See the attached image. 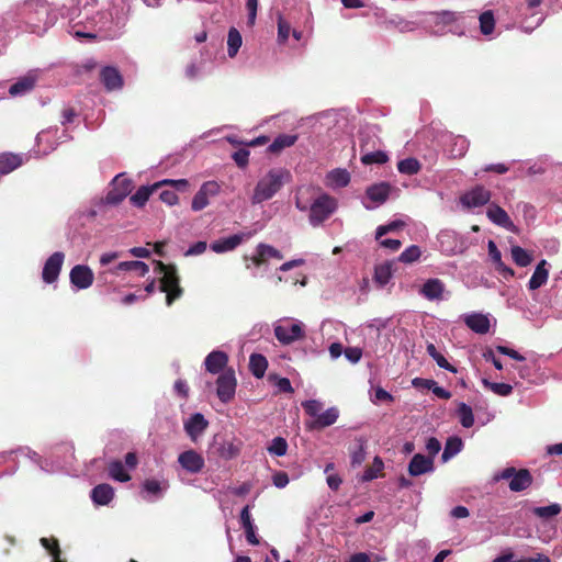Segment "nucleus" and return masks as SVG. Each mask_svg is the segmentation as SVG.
<instances>
[{
    "instance_id": "obj_1",
    "label": "nucleus",
    "mask_w": 562,
    "mask_h": 562,
    "mask_svg": "<svg viewBox=\"0 0 562 562\" xmlns=\"http://www.w3.org/2000/svg\"><path fill=\"white\" fill-rule=\"evenodd\" d=\"M291 180V173L289 170L283 168H273L261 178L254 191L252 201L255 203H261L270 200L284 183Z\"/></svg>"
},
{
    "instance_id": "obj_2",
    "label": "nucleus",
    "mask_w": 562,
    "mask_h": 562,
    "mask_svg": "<svg viewBox=\"0 0 562 562\" xmlns=\"http://www.w3.org/2000/svg\"><path fill=\"white\" fill-rule=\"evenodd\" d=\"M155 271L162 274L160 278L159 290L166 293V304L170 306L183 294L177 268L173 265H166L162 261H156Z\"/></svg>"
},
{
    "instance_id": "obj_3",
    "label": "nucleus",
    "mask_w": 562,
    "mask_h": 562,
    "mask_svg": "<svg viewBox=\"0 0 562 562\" xmlns=\"http://www.w3.org/2000/svg\"><path fill=\"white\" fill-rule=\"evenodd\" d=\"M170 186L177 191L184 192L189 187V181L187 179H164L158 181L151 186H142L137 189V191L131 195L130 202L137 207H143L148 201L149 196L159 188Z\"/></svg>"
},
{
    "instance_id": "obj_4",
    "label": "nucleus",
    "mask_w": 562,
    "mask_h": 562,
    "mask_svg": "<svg viewBox=\"0 0 562 562\" xmlns=\"http://www.w3.org/2000/svg\"><path fill=\"white\" fill-rule=\"evenodd\" d=\"M495 480L509 481L508 487L512 492H522L529 488L533 483V477L528 469L517 470L514 467L505 468L495 476Z\"/></svg>"
},
{
    "instance_id": "obj_5",
    "label": "nucleus",
    "mask_w": 562,
    "mask_h": 562,
    "mask_svg": "<svg viewBox=\"0 0 562 562\" xmlns=\"http://www.w3.org/2000/svg\"><path fill=\"white\" fill-rule=\"evenodd\" d=\"M336 209V201L327 194L317 198L310 209V222L313 226L323 223Z\"/></svg>"
},
{
    "instance_id": "obj_6",
    "label": "nucleus",
    "mask_w": 562,
    "mask_h": 562,
    "mask_svg": "<svg viewBox=\"0 0 562 562\" xmlns=\"http://www.w3.org/2000/svg\"><path fill=\"white\" fill-rule=\"evenodd\" d=\"M216 394L221 402L228 403L231 402L236 392L237 381L235 376V371L233 368H227L224 370L216 380Z\"/></svg>"
},
{
    "instance_id": "obj_7",
    "label": "nucleus",
    "mask_w": 562,
    "mask_h": 562,
    "mask_svg": "<svg viewBox=\"0 0 562 562\" xmlns=\"http://www.w3.org/2000/svg\"><path fill=\"white\" fill-rule=\"evenodd\" d=\"M133 182L123 173L117 175L112 181V189L105 196V202L111 205L120 204L132 191Z\"/></svg>"
},
{
    "instance_id": "obj_8",
    "label": "nucleus",
    "mask_w": 562,
    "mask_h": 562,
    "mask_svg": "<svg viewBox=\"0 0 562 562\" xmlns=\"http://www.w3.org/2000/svg\"><path fill=\"white\" fill-rule=\"evenodd\" d=\"M31 13H34L36 26L42 23L44 29L52 26L56 21V14L52 11L46 0H32L26 3Z\"/></svg>"
},
{
    "instance_id": "obj_9",
    "label": "nucleus",
    "mask_w": 562,
    "mask_h": 562,
    "mask_svg": "<svg viewBox=\"0 0 562 562\" xmlns=\"http://www.w3.org/2000/svg\"><path fill=\"white\" fill-rule=\"evenodd\" d=\"M276 338L283 345H290L305 336L301 323H286L274 327Z\"/></svg>"
},
{
    "instance_id": "obj_10",
    "label": "nucleus",
    "mask_w": 562,
    "mask_h": 562,
    "mask_svg": "<svg viewBox=\"0 0 562 562\" xmlns=\"http://www.w3.org/2000/svg\"><path fill=\"white\" fill-rule=\"evenodd\" d=\"M64 260L65 255L61 251H56L46 259L42 271L45 283H54L58 279Z\"/></svg>"
},
{
    "instance_id": "obj_11",
    "label": "nucleus",
    "mask_w": 562,
    "mask_h": 562,
    "mask_svg": "<svg viewBox=\"0 0 562 562\" xmlns=\"http://www.w3.org/2000/svg\"><path fill=\"white\" fill-rule=\"evenodd\" d=\"M178 462L186 472L191 474L200 473L205 465L202 454L193 449L181 452L178 456Z\"/></svg>"
},
{
    "instance_id": "obj_12",
    "label": "nucleus",
    "mask_w": 562,
    "mask_h": 562,
    "mask_svg": "<svg viewBox=\"0 0 562 562\" xmlns=\"http://www.w3.org/2000/svg\"><path fill=\"white\" fill-rule=\"evenodd\" d=\"M69 279L74 286L85 290L92 285L94 274L90 267L86 265H77L70 270Z\"/></svg>"
},
{
    "instance_id": "obj_13",
    "label": "nucleus",
    "mask_w": 562,
    "mask_h": 562,
    "mask_svg": "<svg viewBox=\"0 0 562 562\" xmlns=\"http://www.w3.org/2000/svg\"><path fill=\"white\" fill-rule=\"evenodd\" d=\"M460 200L469 209L483 206L491 200V191L483 186H476L465 192Z\"/></svg>"
},
{
    "instance_id": "obj_14",
    "label": "nucleus",
    "mask_w": 562,
    "mask_h": 562,
    "mask_svg": "<svg viewBox=\"0 0 562 562\" xmlns=\"http://www.w3.org/2000/svg\"><path fill=\"white\" fill-rule=\"evenodd\" d=\"M434 470V459L422 453H416L408 463V473L412 476H419Z\"/></svg>"
},
{
    "instance_id": "obj_15",
    "label": "nucleus",
    "mask_w": 562,
    "mask_h": 562,
    "mask_svg": "<svg viewBox=\"0 0 562 562\" xmlns=\"http://www.w3.org/2000/svg\"><path fill=\"white\" fill-rule=\"evenodd\" d=\"M207 426L209 422L204 416L201 413H195L184 423V430L192 441H196Z\"/></svg>"
},
{
    "instance_id": "obj_16",
    "label": "nucleus",
    "mask_w": 562,
    "mask_h": 562,
    "mask_svg": "<svg viewBox=\"0 0 562 562\" xmlns=\"http://www.w3.org/2000/svg\"><path fill=\"white\" fill-rule=\"evenodd\" d=\"M446 290L445 283L437 278L428 279L422 286L419 293L429 301H441Z\"/></svg>"
},
{
    "instance_id": "obj_17",
    "label": "nucleus",
    "mask_w": 562,
    "mask_h": 562,
    "mask_svg": "<svg viewBox=\"0 0 562 562\" xmlns=\"http://www.w3.org/2000/svg\"><path fill=\"white\" fill-rule=\"evenodd\" d=\"M227 362L228 356L224 351L214 350L206 356L204 366L207 372L217 374L227 369Z\"/></svg>"
},
{
    "instance_id": "obj_18",
    "label": "nucleus",
    "mask_w": 562,
    "mask_h": 562,
    "mask_svg": "<svg viewBox=\"0 0 562 562\" xmlns=\"http://www.w3.org/2000/svg\"><path fill=\"white\" fill-rule=\"evenodd\" d=\"M339 417V411L336 407H329L319 416L307 424L310 430H321L334 425Z\"/></svg>"
},
{
    "instance_id": "obj_19",
    "label": "nucleus",
    "mask_w": 562,
    "mask_h": 562,
    "mask_svg": "<svg viewBox=\"0 0 562 562\" xmlns=\"http://www.w3.org/2000/svg\"><path fill=\"white\" fill-rule=\"evenodd\" d=\"M100 78L102 83L109 91L121 89L123 86V78L120 71L114 67H103L100 72Z\"/></svg>"
},
{
    "instance_id": "obj_20",
    "label": "nucleus",
    "mask_w": 562,
    "mask_h": 562,
    "mask_svg": "<svg viewBox=\"0 0 562 562\" xmlns=\"http://www.w3.org/2000/svg\"><path fill=\"white\" fill-rule=\"evenodd\" d=\"M464 323L472 331L480 335L487 334L491 327L488 317L481 313H473L465 316Z\"/></svg>"
},
{
    "instance_id": "obj_21",
    "label": "nucleus",
    "mask_w": 562,
    "mask_h": 562,
    "mask_svg": "<svg viewBox=\"0 0 562 562\" xmlns=\"http://www.w3.org/2000/svg\"><path fill=\"white\" fill-rule=\"evenodd\" d=\"M240 524L245 530L246 540L252 546L259 544V538L255 532V525L250 515V506L246 505L240 512Z\"/></svg>"
},
{
    "instance_id": "obj_22",
    "label": "nucleus",
    "mask_w": 562,
    "mask_h": 562,
    "mask_svg": "<svg viewBox=\"0 0 562 562\" xmlns=\"http://www.w3.org/2000/svg\"><path fill=\"white\" fill-rule=\"evenodd\" d=\"M91 499L98 506L109 505L114 497V490L110 484L102 483L91 491Z\"/></svg>"
},
{
    "instance_id": "obj_23",
    "label": "nucleus",
    "mask_w": 562,
    "mask_h": 562,
    "mask_svg": "<svg viewBox=\"0 0 562 562\" xmlns=\"http://www.w3.org/2000/svg\"><path fill=\"white\" fill-rule=\"evenodd\" d=\"M390 192H391L390 183L380 182V183L370 186L367 189L366 194L371 201L382 204L387 200Z\"/></svg>"
},
{
    "instance_id": "obj_24",
    "label": "nucleus",
    "mask_w": 562,
    "mask_h": 562,
    "mask_svg": "<svg viewBox=\"0 0 562 562\" xmlns=\"http://www.w3.org/2000/svg\"><path fill=\"white\" fill-rule=\"evenodd\" d=\"M547 260L542 259L536 267L529 282H528V289L533 291L542 286L549 277V271L547 269Z\"/></svg>"
},
{
    "instance_id": "obj_25",
    "label": "nucleus",
    "mask_w": 562,
    "mask_h": 562,
    "mask_svg": "<svg viewBox=\"0 0 562 562\" xmlns=\"http://www.w3.org/2000/svg\"><path fill=\"white\" fill-rule=\"evenodd\" d=\"M486 214L493 223L502 227L509 228L513 225L506 211L496 204L490 205Z\"/></svg>"
},
{
    "instance_id": "obj_26",
    "label": "nucleus",
    "mask_w": 562,
    "mask_h": 562,
    "mask_svg": "<svg viewBox=\"0 0 562 562\" xmlns=\"http://www.w3.org/2000/svg\"><path fill=\"white\" fill-rule=\"evenodd\" d=\"M296 140H297V135H295V134H280L269 145L268 151L271 154H279L284 148L293 146Z\"/></svg>"
},
{
    "instance_id": "obj_27",
    "label": "nucleus",
    "mask_w": 562,
    "mask_h": 562,
    "mask_svg": "<svg viewBox=\"0 0 562 562\" xmlns=\"http://www.w3.org/2000/svg\"><path fill=\"white\" fill-rule=\"evenodd\" d=\"M243 241V236L235 234L223 240H217L211 244V249L217 254L233 250Z\"/></svg>"
},
{
    "instance_id": "obj_28",
    "label": "nucleus",
    "mask_w": 562,
    "mask_h": 562,
    "mask_svg": "<svg viewBox=\"0 0 562 562\" xmlns=\"http://www.w3.org/2000/svg\"><path fill=\"white\" fill-rule=\"evenodd\" d=\"M268 368V360L260 353H252L249 358V370L254 376L260 379Z\"/></svg>"
},
{
    "instance_id": "obj_29",
    "label": "nucleus",
    "mask_w": 562,
    "mask_h": 562,
    "mask_svg": "<svg viewBox=\"0 0 562 562\" xmlns=\"http://www.w3.org/2000/svg\"><path fill=\"white\" fill-rule=\"evenodd\" d=\"M35 81H36V79L34 76H31V75L24 76L10 87L9 93L11 95H19V94L26 93L35 87Z\"/></svg>"
},
{
    "instance_id": "obj_30",
    "label": "nucleus",
    "mask_w": 562,
    "mask_h": 562,
    "mask_svg": "<svg viewBox=\"0 0 562 562\" xmlns=\"http://www.w3.org/2000/svg\"><path fill=\"white\" fill-rule=\"evenodd\" d=\"M22 165V158L15 154L0 155V175H8Z\"/></svg>"
},
{
    "instance_id": "obj_31",
    "label": "nucleus",
    "mask_w": 562,
    "mask_h": 562,
    "mask_svg": "<svg viewBox=\"0 0 562 562\" xmlns=\"http://www.w3.org/2000/svg\"><path fill=\"white\" fill-rule=\"evenodd\" d=\"M463 447L462 439L457 436L449 437L446 441L445 449L441 456L443 462H447L456 454H458Z\"/></svg>"
},
{
    "instance_id": "obj_32",
    "label": "nucleus",
    "mask_w": 562,
    "mask_h": 562,
    "mask_svg": "<svg viewBox=\"0 0 562 562\" xmlns=\"http://www.w3.org/2000/svg\"><path fill=\"white\" fill-rule=\"evenodd\" d=\"M243 44V38L239 31L231 27L227 35V54L231 58L235 57Z\"/></svg>"
},
{
    "instance_id": "obj_33",
    "label": "nucleus",
    "mask_w": 562,
    "mask_h": 562,
    "mask_svg": "<svg viewBox=\"0 0 562 562\" xmlns=\"http://www.w3.org/2000/svg\"><path fill=\"white\" fill-rule=\"evenodd\" d=\"M422 165L420 162L413 157L405 158L403 160H400L397 164V170L407 176L416 175L420 171Z\"/></svg>"
},
{
    "instance_id": "obj_34",
    "label": "nucleus",
    "mask_w": 562,
    "mask_h": 562,
    "mask_svg": "<svg viewBox=\"0 0 562 562\" xmlns=\"http://www.w3.org/2000/svg\"><path fill=\"white\" fill-rule=\"evenodd\" d=\"M383 468H384L383 461L379 457H375L372 465L368 467L363 471L361 480L363 482H369V481L376 479L378 476L382 475Z\"/></svg>"
},
{
    "instance_id": "obj_35",
    "label": "nucleus",
    "mask_w": 562,
    "mask_h": 562,
    "mask_svg": "<svg viewBox=\"0 0 562 562\" xmlns=\"http://www.w3.org/2000/svg\"><path fill=\"white\" fill-rule=\"evenodd\" d=\"M512 258L519 267H527L532 262V256L520 246L512 247Z\"/></svg>"
},
{
    "instance_id": "obj_36",
    "label": "nucleus",
    "mask_w": 562,
    "mask_h": 562,
    "mask_svg": "<svg viewBox=\"0 0 562 562\" xmlns=\"http://www.w3.org/2000/svg\"><path fill=\"white\" fill-rule=\"evenodd\" d=\"M561 505L558 503H553L548 506L535 507L532 509V513L539 518L549 519L554 516H558L561 513Z\"/></svg>"
},
{
    "instance_id": "obj_37",
    "label": "nucleus",
    "mask_w": 562,
    "mask_h": 562,
    "mask_svg": "<svg viewBox=\"0 0 562 562\" xmlns=\"http://www.w3.org/2000/svg\"><path fill=\"white\" fill-rule=\"evenodd\" d=\"M109 474L112 479L119 482H127L131 480V475L125 471L121 461H113L110 463Z\"/></svg>"
},
{
    "instance_id": "obj_38",
    "label": "nucleus",
    "mask_w": 562,
    "mask_h": 562,
    "mask_svg": "<svg viewBox=\"0 0 562 562\" xmlns=\"http://www.w3.org/2000/svg\"><path fill=\"white\" fill-rule=\"evenodd\" d=\"M458 416L460 418V424L464 427V428H470L473 426L474 424V415H473V412H472V408L465 404V403H460L459 406H458Z\"/></svg>"
},
{
    "instance_id": "obj_39",
    "label": "nucleus",
    "mask_w": 562,
    "mask_h": 562,
    "mask_svg": "<svg viewBox=\"0 0 562 562\" xmlns=\"http://www.w3.org/2000/svg\"><path fill=\"white\" fill-rule=\"evenodd\" d=\"M480 30L482 34L490 35L493 33L495 27L494 14L491 10L484 11L480 15Z\"/></svg>"
},
{
    "instance_id": "obj_40",
    "label": "nucleus",
    "mask_w": 562,
    "mask_h": 562,
    "mask_svg": "<svg viewBox=\"0 0 562 562\" xmlns=\"http://www.w3.org/2000/svg\"><path fill=\"white\" fill-rule=\"evenodd\" d=\"M117 270L136 271L140 277H144L149 271V268L143 261H123L117 265Z\"/></svg>"
},
{
    "instance_id": "obj_41",
    "label": "nucleus",
    "mask_w": 562,
    "mask_h": 562,
    "mask_svg": "<svg viewBox=\"0 0 562 562\" xmlns=\"http://www.w3.org/2000/svg\"><path fill=\"white\" fill-rule=\"evenodd\" d=\"M257 250L260 251V257L265 258V262L266 263L270 259H276V260H282L283 259V255L281 254V251L278 250L277 248H274L271 245L260 243V244L257 245Z\"/></svg>"
},
{
    "instance_id": "obj_42",
    "label": "nucleus",
    "mask_w": 562,
    "mask_h": 562,
    "mask_svg": "<svg viewBox=\"0 0 562 562\" xmlns=\"http://www.w3.org/2000/svg\"><path fill=\"white\" fill-rule=\"evenodd\" d=\"M392 277V267L390 263L376 266L374 269V281L380 285H385Z\"/></svg>"
},
{
    "instance_id": "obj_43",
    "label": "nucleus",
    "mask_w": 562,
    "mask_h": 562,
    "mask_svg": "<svg viewBox=\"0 0 562 562\" xmlns=\"http://www.w3.org/2000/svg\"><path fill=\"white\" fill-rule=\"evenodd\" d=\"M360 160L363 165H372V164L382 165L389 160V156L384 151L376 150V151H370V153L363 154L361 156Z\"/></svg>"
},
{
    "instance_id": "obj_44",
    "label": "nucleus",
    "mask_w": 562,
    "mask_h": 562,
    "mask_svg": "<svg viewBox=\"0 0 562 562\" xmlns=\"http://www.w3.org/2000/svg\"><path fill=\"white\" fill-rule=\"evenodd\" d=\"M422 256V250L417 245H411L398 257V261L403 263H413Z\"/></svg>"
},
{
    "instance_id": "obj_45",
    "label": "nucleus",
    "mask_w": 562,
    "mask_h": 562,
    "mask_svg": "<svg viewBox=\"0 0 562 562\" xmlns=\"http://www.w3.org/2000/svg\"><path fill=\"white\" fill-rule=\"evenodd\" d=\"M483 384L486 387H488L493 393L501 396H508L513 392V386L507 383L490 382L486 379H484Z\"/></svg>"
},
{
    "instance_id": "obj_46",
    "label": "nucleus",
    "mask_w": 562,
    "mask_h": 562,
    "mask_svg": "<svg viewBox=\"0 0 562 562\" xmlns=\"http://www.w3.org/2000/svg\"><path fill=\"white\" fill-rule=\"evenodd\" d=\"M329 178L333 183H335L337 187H346L350 182V175L345 169H335L329 173Z\"/></svg>"
},
{
    "instance_id": "obj_47",
    "label": "nucleus",
    "mask_w": 562,
    "mask_h": 562,
    "mask_svg": "<svg viewBox=\"0 0 562 562\" xmlns=\"http://www.w3.org/2000/svg\"><path fill=\"white\" fill-rule=\"evenodd\" d=\"M288 450V442L282 437H276L272 439L271 445L268 448V451L271 454L282 457L286 453Z\"/></svg>"
},
{
    "instance_id": "obj_48",
    "label": "nucleus",
    "mask_w": 562,
    "mask_h": 562,
    "mask_svg": "<svg viewBox=\"0 0 562 562\" xmlns=\"http://www.w3.org/2000/svg\"><path fill=\"white\" fill-rule=\"evenodd\" d=\"M405 225L403 221H393L386 225H380L375 232V239L380 240L381 237L387 233L395 232Z\"/></svg>"
},
{
    "instance_id": "obj_49",
    "label": "nucleus",
    "mask_w": 562,
    "mask_h": 562,
    "mask_svg": "<svg viewBox=\"0 0 562 562\" xmlns=\"http://www.w3.org/2000/svg\"><path fill=\"white\" fill-rule=\"evenodd\" d=\"M305 413L312 417L317 418L323 408V404L316 400H308L302 403Z\"/></svg>"
},
{
    "instance_id": "obj_50",
    "label": "nucleus",
    "mask_w": 562,
    "mask_h": 562,
    "mask_svg": "<svg viewBox=\"0 0 562 562\" xmlns=\"http://www.w3.org/2000/svg\"><path fill=\"white\" fill-rule=\"evenodd\" d=\"M41 544L50 552L54 560L60 558V548L57 539L41 538Z\"/></svg>"
},
{
    "instance_id": "obj_51",
    "label": "nucleus",
    "mask_w": 562,
    "mask_h": 562,
    "mask_svg": "<svg viewBox=\"0 0 562 562\" xmlns=\"http://www.w3.org/2000/svg\"><path fill=\"white\" fill-rule=\"evenodd\" d=\"M221 187L216 181L204 182L199 191H201L207 199L209 196H215L220 193Z\"/></svg>"
},
{
    "instance_id": "obj_52",
    "label": "nucleus",
    "mask_w": 562,
    "mask_h": 562,
    "mask_svg": "<svg viewBox=\"0 0 562 562\" xmlns=\"http://www.w3.org/2000/svg\"><path fill=\"white\" fill-rule=\"evenodd\" d=\"M240 452V449L237 445L233 442H228L227 445H224L221 450V457L231 460L236 458Z\"/></svg>"
},
{
    "instance_id": "obj_53",
    "label": "nucleus",
    "mask_w": 562,
    "mask_h": 562,
    "mask_svg": "<svg viewBox=\"0 0 562 562\" xmlns=\"http://www.w3.org/2000/svg\"><path fill=\"white\" fill-rule=\"evenodd\" d=\"M249 150L246 148H240L233 154V159L239 168H245L249 161Z\"/></svg>"
},
{
    "instance_id": "obj_54",
    "label": "nucleus",
    "mask_w": 562,
    "mask_h": 562,
    "mask_svg": "<svg viewBox=\"0 0 562 562\" xmlns=\"http://www.w3.org/2000/svg\"><path fill=\"white\" fill-rule=\"evenodd\" d=\"M209 205V199L201 192L198 191L192 199L191 207L193 211H201Z\"/></svg>"
},
{
    "instance_id": "obj_55",
    "label": "nucleus",
    "mask_w": 562,
    "mask_h": 562,
    "mask_svg": "<svg viewBox=\"0 0 562 562\" xmlns=\"http://www.w3.org/2000/svg\"><path fill=\"white\" fill-rule=\"evenodd\" d=\"M270 380L276 379V386L278 387L279 392L281 393H293L294 390L291 385V382L288 378H278L274 375H270Z\"/></svg>"
},
{
    "instance_id": "obj_56",
    "label": "nucleus",
    "mask_w": 562,
    "mask_h": 562,
    "mask_svg": "<svg viewBox=\"0 0 562 562\" xmlns=\"http://www.w3.org/2000/svg\"><path fill=\"white\" fill-rule=\"evenodd\" d=\"M159 199L167 205H176L179 202V198L173 190H162L159 194Z\"/></svg>"
},
{
    "instance_id": "obj_57",
    "label": "nucleus",
    "mask_w": 562,
    "mask_h": 562,
    "mask_svg": "<svg viewBox=\"0 0 562 562\" xmlns=\"http://www.w3.org/2000/svg\"><path fill=\"white\" fill-rule=\"evenodd\" d=\"M437 366L441 369L448 370L452 373H457V368L448 362V360L439 351L431 357Z\"/></svg>"
},
{
    "instance_id": "obj_58",
    "label": "nucleus",
    "mask_w": 562,
    "mask_h": 562,
    "mask_svg": "<svg viewBox=\"0 0 562 562\" xmlns=\"http://www.w3.org/2000/svg\"><path fill=\"white\" fill-rule=\"evenodd\" d=\"M412 385L417 390H428L435 385V380L432 379H424V378H414L412 380Z\"/></svg>"
},
{
    "instance_id": "obj_59",
    "label": "nucleus",
    "mask_w": 562,
    "mask_h": 562,
    "mask_svg": "<svg viewBox=\"0 0 562 562\" xmlns=\"http://www.w3.org/2000/svg\"><path fill=\"white\" fill-rule=\"evenodd\" d=\"M246 8L248 10L247 22L250 26H252L255 24L256 16H257L258 0H247Z\"/></svg>"
},
{
    "instance_id": "obj_60",
    "label": "nucleus",
    "mask_w": 562,
    "mask_h": 562,
    "mask_svg": "<svg viewBox=\"0 0 562 562\" xmlns=\"http://www.w3.org/2000/svg\"><path fill=\"white\" fill-rule=\"evenodd\" d=\"M143 487L146 492L159 495L161 493V485L160 482L157 480L148 479L143 483Z\"/></svg>"
},
{
    "instance_id": "obj_61",
    "label": "nucleus",
    "mask_w": 562,
    "mask_h": 562,
    "mask_svg": "<svg viewBox=\"0 0 562 562\" xmlns=\"http://www.w3.org/2000/svg\"><path fill=\"white\" fill-rule=\"evenodd\" d=\"M426 449H427V451L429 453V457H431L434 459V457L436 454H438V452L440 451L441 443H440V441L437 438L430 437V438L427 439Z\"/></svg>"
},
{
    "instance_id": "obj_62",
    "label": "nucleus",
    "mask_w": 562,
    "mask_h": 562,
    "mask_svg": "<svg viewBox=\"0 0 562 562\" xmlns=\"http://www.w3.org/2000/svg\"><path fill=\"white\" fill-rule=\"evenodd\" d=\"M366 459V452L362 445H360L355 451L351 453V465L358 467Z\"/></svg>"
},
{
    "instance_id": "obj_63",
    "label": "nucleus",
    "mask_w": 562,
    "mask_h": 562,
    "mask_svg": "<svg viewBox=\"0 0 562 562\" xmlns=\"http://www.w3.org/2000/svg\"><path fill=\"white\" fill-rule=\"evenodd\" d=\"M496 350L502 353V355H505V356H508L510 357L512 359L514 360H517V361H524L525 360V357L521 356L518 351L509 348V347H506V346H497L496 347Z\"/></svg>"
},
{
    "instance_id": "obj_64",
    "label": "nucleus",
    "mask_w": 562,
    "mask_h": 562,
    "mask_svg": "<svg viewBox=\"0 0 562 562\" xmlns=\"http://www.w3.org/2000/svg\"><path fill=\"white\" fill-rule=\"evenodd\" d=\"M272 481H273V484L279 487V488H283L288 485L289 483V476L285 472L283 471H279L277 473L273 474L272 476Z\"/></svg>"
}]
</instances>
